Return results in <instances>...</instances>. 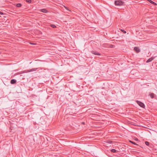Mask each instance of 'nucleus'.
Wrapping results in <instances>:
<instances>
[{"label": "nucleus", "mask_w": 157, "mask_h": 157, "mask_svg": "<svg viewBox=\"0 0 157 157\" xmlns=\"http://www.w3.org/2000/svg\"><path fill=\"white\" fill-rule=\"evenodd\" d=\"M31 44H33V45H36V44H34V43H30Z\"/></svg>", "instance_id": "nucleus-20"}, {"label": "nucleus", "mask_w": 157, "mask_h": 157, "mask_svg": "<svg viewBox=\"0 0 157 157\" xmlns=\"http://www.w3.org/2000/svg\"><path fill=\"white\" fill-rule=\"evenodd\" d=\"M121 30L122 31V32H123V33H126V31H125V30H123V29H121Z\"/></svg>", "instance_id": "nucleus-17"}, {"label": "nucleus", "mask_w": 157, "mask_h": 157, "mask_svg": "<svg viewBox=\"0 0 157 157\" xmlns=\"http://www.w3.org/2000/svg\"><path fill=\"white\" fill-rule=\"evenodd\" d=\"M111 151L113 153H116L117 152V151L115 149H112L111 150Z\"/></svg>", "instance_id": "nucleus-12"}, {"label": "nucleus", "mask_w": 157, "mask_h": 157, "mask_svg": "<svg viewBox=\"0 0 157 157\" xmlns=\"http://www.w3.org/2000/svg\"><path fill=\"white\" fill-rule=\"evenodd\" d=\"M154 57H151L150 58L146 61V63H148L151 62L152 60H153L154 59Z\"/></svg>", "instance_id": "nucleus-4"}, {"label": "nucleus", "mask_w": 157, "mask_h": 157, "mask_svg": "<svg viewBox=\"0 0 157 157\" xmlns=\"http://www.w3.org/2000/svg\"><path fill=\"white\" fill-rule=\"evenodd\" d=\"M145 144L147 146H148L149 145V143L147 141L145 142Z\"/></svg>", "instance_id": "nucleus-16"}, {"label": "nucleus", "mask_w": 157, "mask_h": 157, "mask_svg": "<svg viewBox=\"0 0 157 157\" xmlns=\"http://www.w3.org/2000/svg\"><path fill=\"white\" fill-rule=\"evenodd\" d=\"M82 124H84V122H82Z\"/></svg>", "instance_id": "nucleus-23"}, {"label": "nucleus", "mask_w": 157, "mask_h": 157, "mask_svg": "<svg viewBox=\"0 0 157 157\" xmlns=\"http://www.w3.org/2000/svg\"><path fill=\"white\" fill-rule=\"evenodd\" d=\"M28 70H25L24 71H22L18 73V74H23L24 73H26L28 72Z\"/></svg>", "instance_id": "nucleus-6"}, {"label": "nucleus", "mask_w": 157, "mask_h": 157, "mask_svg": "<svg viewBox=\"0 0 157 157\" xmlns=\"http://www.w3.org/2000/svg\"><path fill=\"white\" fill-rule=\"evenodd\" d=\"M135 140L136 141H138V139L137 138H136V139H135Z\"/></svg>", "instance_id": "nucleus-21"}, {"label": "nucleus", "mask_w": 157, "mask_h": 157, "mask_svg": "<svg viewBox=\"0 0 157 157\" xmlns=\"http://www.w3.org/2000/svg\"><path fill=\"white\" fill-rule=\"evenodd\" d=\"M50 26L53 28H55L56 27V26L53 24H52L50 25Z\"/></svg>", "instance_id": "nucleus-15"}, {"label": "nucleus", "mask_w": 157, "mask_h": 157, "mask_svg": "<svg viewBox=\"0 0 157 157\" xmlns=\"http://www.w3.org/2000/svg\"><path fill=\"white\" fill-rule=\"evenodd\" d=\"M150 3L154 4L155 5H157V4L151 0H149L148 1Z\"/></svg>", "instance_id": "nucleus-10"}, {"label": "nucleus", "mask_w": 157, "mask_h": 157, "mask_svg": "<svg viewBox=\"0 0 157 157\" xmlns=\"http://www.w3.org/2000/svg\"><path fill=\"white\" fill-rule=\"evenodd\" d=\"M16 6L18 7H21L22 5L21 3H17L16 4Z\"/></svg>", "instance_id": "nucleus-13"}, {"label": "nucleus", "mask_w": 157, "mask_h": 157, "mask_svg": "<svg viewBox=\"0 0 157 157\" xmlns=\"http://www.w3.org/2000/svg\"><path fill=\"white\" fill-rule=\"evenodd\" d=\"M3 14V12H2L1 11H0V14Z\"/></svg>", "instance_id": "nucleus-19"}, {"label": "nucleus", "mask_w": 157, "mask_h": 157, "mask_svg": "<svg viewBox=\"0 0 157 157\" xmlns=\"http://www.w3.org/2000/svg\"><path fill=\"white\" fill-rule=\"evenodd\" d=\"M129 142L132 143V144H134V145H138L136 143H135V142H133L132 141H131V140H129Z\"/></svg>", "instance_id": "nucleus-14"}, {"label": "nucleus", "mask_w": 157, "mask_h": 157, "mask_svg": "<svg viewBox=\"0 0 157 157\" xmlns=\"http://www.w3.org/2000/svg\"><path fill=\"white\" fill-rule=\"evenodd\" d=\"M91 53L95 55H97L98 56H100L101 54L98 52H97L94 51H91Z\"/></svg>", "instance_id": "nucleus-3"}, {"label": "nucleus", "mask_w": 157, "mask_h": 157, "mask_svg": "<svg viewBox=\"0 0 157 157\" xmlns=\"http://www.w3.org/2000/svg\"><path fill=\"white\" fill-rule=\"evenodd\" d=\"M113 45H111V46H110V47L111 48H113Z\"/></svg>", "instance_id": "nucleus-22"}, {"label": "nucleus", "mask_w": 157, "mask_h": 157, "mask_svg": "<svg viewBox=\"0 0 157 157\" xmlns=\"http://www.w3.org/2000/svg\"><path fill=\"white\" fill-rule=\"evenodd\" d=\"M26 2H28L29 3H30L31 2V0H26Z\"/></svg>", "instance_id": "nucleus-18"}, {"label": "nucleus", "mask_w": 157, "mask_h": 157, "mask_svg": "<svg viewBox=\"0 0 157 157\" xmlns=\"http://www.w3.org/2000/svg\"><path fill=\"white\" fill-rule=\"evenodd\" d=\"M40 11L44 13H47L48 12V11L46 9H41L40 10Z\"/></svg>", "instance_id": "nucleus-5"}, {"label": "nucleus", "mask_w": 157, "mask_h": 157, "mask_svg": "<svg viewBox=\"0 0 157 157\" xmlns=\"http://www.w3.org/2000/svg\"><path fill=\"white\" fill-rule=\"evenodd\" d=\"M124 3V2L121 0H117L115 2V4L116 6H121Z\"/></svg>", "instance_id": "nucleus-1"}, {"label": "nucleus", "mask_w": 157, "mask_h": 157, "mask_svg": "<svg viewBox=\"0 0 157 157\" xmlns=\"http://www.w3.org/2000/svg\"><path fill=\"white\" fill-rule=\"evenodd\" d=\"M149 95L151 98H154L155 95L154 93H151L149 94Z\"/></svg>", "instance_id": "nucleus-11"}, {"label": "nucleus", "mask_w": 157, "mask_h": 157, "mask_svg": "<svg viewBox=\"0 0 157 157\" xmlns=\"http://www.w3.org/2000/svg\"><path fill=\"white\" fill-rule=\"evenodd\" d=\"M136 102L141 107L144 108H145V105L142 102L139 101H136Z\"/></svg>", "instance_id": "nucleus-2"}, {"label": "nucleus", "mask_w": 157, "mask_h": 157, "mask_svg": "<svg viewBox=\"0 0 157 157\" xmlns=\"http://www.w3.org/2000/svg\"><path fill=\"white\" fill-rule=\"evenodd\" d=\"M37 69V68H32L31 69L28 70V72H29L31 71H36Z\"/></svg>", "instance_id": "nucleus-8"}, {"label": "nucleus", "mask_w": 157, "mask_h": 157, "mask_svg": "<svg viewBox=\"0 0 157 157\" xmlns=\"http://www.w3.org/2000/svg\"><path fill=\"white\" fill-rule=\"evenodd\" d=\"M134 49L137 53L140 52V49L137 47H135Z\"/></svg>", "instance_id": "nucleus-9"}, {"label": "nucleus", "mask_w": 157, "mask_h": 157, "mask_svg": "<svg viewBox=\"0 0 157 157\" xmlns=\"http://www.w3.org/2000/svg\"><path fill=\"white\" fill-rule=\"evenodd\" d=\"M16 80L15 79H12L10 81V83L12 84L16 83Z\"/></svg>", "instance_id": "nucleus-7"}]
</instances>
